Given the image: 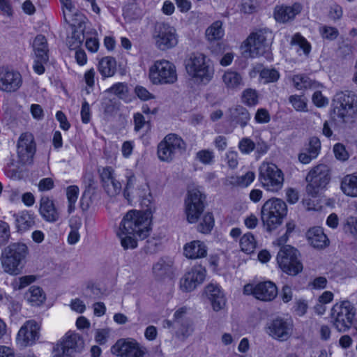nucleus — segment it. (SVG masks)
I'll return each instance as SVG.
<instances>
[{"label": "nucleus", "instance_id": "nucleus-1", "mask_svg": "<svg viewBox=\"0 0 357 357\" xmlns=\"http://www.w3.org/2000/svg\"><path fill=\"white\" fill-rule=\"evenodd\" d=\"M333 119L340 126L354 121L357 112V96L352 92H339L332 102Z\"/></svg>", "mask_w": 357, "mask_h": 357}, {"label": "nucleus", "instance_id": "nucleus-2", "mask_svg": "<svg viewBox=\"0 0 357 357\" xmlns=\"http://www.w3.org/2000/svg\"><path fill=\"white\" fill-rule=\"evenodd\" d=\"M28 252L26 245L21 243H13L5 248L0 257L3 271L10 275H19Z\"/></svg>", "mask_w": 357, "mask_h": 357}, {"label": "nucleus", "instance_id": "nucleus-3", "mask_svg": "<svg viewBox=\"0 0 357 357\" xmlns=\"http://www.w3.org/2000/svg\"><path fill=\"white\" fill-rule=\"evenodd\" d=\"M151 220L146 213L138 211H130L121 222L119 230L123 234L137 236L145 238L149 234Z\"/></svg>", "mask_w": 357, "mask_h": 357}, {"label": "nucleus", "instance_id": "nucleus-4", "mask_svg": "<svg viewBox=\"0 0 357 357\" xmlns=\"http://www.w3.org/2000/svg\"><path fill=\"white\" fill-rule=\"evenodd\" d=\"M356 314V308L354 304L344 300L333 305L330 317L333 326L339 332H346L351 327Z\"/></svg>", "mask_w": 357, "mask_h": 357}, {"label": "nucleus", "instance_id": "nucleus-5", "mask_svg": "<svg viewBox=\"0 0 357 357\" xmlns=\"http://www.w3.org/2000/svg\"><path fill=\"white\" fill-rule=\"evenodd\" d=\"M185 69L192 78L197 82L208 83L213 78L214 70L209 60L202 53H192L185 61Z\"/></svg>", "mask_w": 357, "mask_h": 357}, {"label": "nucleus", "instance_id": "nucleus-6", "mask_svg": "<svg viewBox=\"0 0 357 357\" xmlns=\"http://www.w3.org/2000/svg\"><path fill=\"white\" fill-rule=\"evenodd\" d=\"M287 212V207L283 200L278 198L267 200L261 208V220L267 230L271 231L280 225Z\"/></svg>", "mask_w": 357, "mask_h": 357}, {"label": "nucleus", "instance_id": "nucleus-7", "mask_svg": "<svg viewBox=\"0 0 357 357\" xmlns=\"http://www.w3.org/2000/svg\"><path fill=\"white\" fill-rule=\"evenodd\" d=\"M284 174L282 171L272 162H264L259 168V181L266 191L278 192L283 187Z\"/></svg>", "mask_w": 357, "mask_h": 357}, {"label": "nucleus", "instance_id": "nucleus-8", "mask_svg": "<svg viewBox=\"0 0 357 357\" xmlns=\"http://www.w3.org/2000/svg\"><path fill=\"white\" fill-rule=\"evenodd\" d=\"M149 78L155 85L172 84L177 81L176 66L166 59L157 60L149 67Z\"/></svg>", "mask_w": 357, "mask_h": 357}, {"label": "nucleus", "instance_id": "nucleus-9", "mask_svg": "<svg viewBox=\"0 0 357 357\" xmlns=\"http://www.w3.org/2000/svg\"><path fill=\"white\" fill-rule=\"evenodd\" d=\"M306 192L317 197L326 189L331 181V171L328 165L319 164L312 168L306 176Z\"/></svg>", "mask_w": 357, "mask_h": 357}, {"label": "nucleus", "instance_id": "nucleus-10", "mask_svg": "<svg viewBox=\"0 0 357 357\" xmlns=\"http://www.w3.org/2000/svg\"><path fill=\"white\" fill-rule=\"evenodd\" d=\"M187 148L185 141L178 135H167L158 144L157 155L160 161L171 162L178 153H183Z\"/></svg>", "mask_w": 357, "mask_h": 357}, {"label": "nucleus", "instance_id": "nucleus-11", "mask_svg": "<svg viewBox=\"0 0 357 357\" xmlns=\"http://www.w3.org/2000/svg\"><path fill=\"white\" fill-rule=\"evenodd\" d=\"M299 252L291 245L280 248L277 255V262L280 269L290 275H296L303 270L299 259Z\"/></svg>", "mask_w": 357, "mask_h": 357}, {"label": "nucleus", "instance_id": "nucleus-12", "mask_svg": "<svg viewBox=\"0 0 357 357\" xmlns=\"http://www.w3.org/2000/svg\"><path fill=\"white\" fill-rule=\"evenodd\" d=\"M273 39L272 32L268 30H260L251 33L242 45V48L251 57L263 55L268 49Z\"/></svg>", "mask_w": 357, "mask_h": 357}, {"label": "nucleus", "instance_id": "nucleus-13", "mask_svg": "<svg viewBox=\"0 0 357 357\" xmlns=\"http://www.w3.org/2000/svg\"><path fill=\"white\" fill-rule=\"evenodd\" d=\"M84 347L82 337L75 332L69 331L53 348V357H69L81 352Z\"/></svg>", "mask_w": 357, "mask_h": 357}, {"label": "nucleus", "instance_id": "nucleus-14", "mask_svg": "<svg viewBox=\"0 0 357 357\" xmlns=\"http://www.w3.org/2000/svg\"><path fill=\"white\" fill-rule=\"evenodd\" d=\"M206 195L198 188L188 190L185 199V213L189 223L197 222L204 210Z\"/></svg>", "mask_w": 357, "mask_h": 357}, {"label": "nucleus", "instance_id": "nucleus-15", "mask_svg": "<svg viewBox=\"0 0 357 357\" xmlns=\"http://www.w3.org/2000/svg\"><path fill=\"white\" fill-rule=\"evenodd\" d=\"M267 334L280 342L287 341L294 333V324L291 318L276 317L266 327Z\"/></svg>", "mask_w": 357, "mask_h": 357}, {"label": "nucleus", "instance_id": "nucleus-16", "mask_svg": "<svg viewBox=\"0 0 357 357\" xmlns=\"http://www.w3.org/2000/svg\"><path fill=\"white\" fill-rule=\"evenodd\" d=\"M112 354L119 357H147L148 351L135 340H119L111 348Z\"/></svg>", "mask_w": 357, "mask_h": 357}, {"label": "nucleus", "instance_id": "nucleus-17", "mask_svg": "<svg viewBox=\"0 0 357 357\" xmlns=\"http://www.w3.org/2000/svg\"><path fill=\"white\" fill-rule=\"evenodd\" d=\"M36 152V143L33 135L25 132L20 135L17 142V153L20 162L23 165H31Z\"/></svg>", "mask_w": 357, "mask_h": 357}, {"label": "nucleus", "instance_id": "nucleus-18", "mask_svg": "<svg viewBox=\"0 0 357 357\" xmlns=\"http://www.w3.org/2000/svg\"><path fill=\"white\" fill-rule=\"evenodd\" d=\"M153 37L157 47L161 50L172 48L178 43L175 29L168 24H156Z\"/></svg>", "mask_w": 357, "mask_h": 357}, {"label": "nucleus", "instance_id": "nucleus-19", "mask_svg": "<svg viewBox=\"0 0 357 357\" xmlns=\"http://www.w3.org/2000/svg\"><path fill=\"white\" fill-rule=\"evenodd\" d=\"M206 273L205 268L201 265L192 266L181 279L180 287L181 290L190 292L195 289L198 285L204 282Z\"/></svg>", "mask_w": 357, "mask_h": 357}, {"label": "nucleus", "instance_id": "nucleus-20", "mask_svg": "<svg viewBox=\"0 0 357 357\" xmlns=\"http://www.w3.org/2000/svg\"><path fill=\"white\" fill-rule=\"evenodd\" d=\"M40 326L34 320L26 321L17 335V342L22 347L31 346L39 338Z\"/></svg>", "mask_w": 357, "mask_h": 357}, {"label": "nucleus", "instance_id": "nucleus-21", "mask_svg": "<svg viewBox=\"0 0 357 357\" xmlns=\"http://www.w3.org/2000/svg\"><path fill=\"white\" fill-rule=\"evenodd\" d=\"M99 174L102 187L108 195L114 197L121 192V184L116 178L115 172L112 167H103L99 170Z\"/></svg>", "mask_w": 357, "mask_h": 357}, {"label": "nucleus", "instance_id": "nucleus-22", "mask_svg": "<svg viewBox=\"0 0 357 357\" xmlns=\"http://www.w3.org/2000/svg\"><path fill=\"white\" fill-rule=\"evenodd\" d=\"M205 293L214 311L219 312L225 307L227 298L219 284H208L205 288Z\"/></svg>", "mask_w": 357, "mask_h": 357}, {"label": "nucleus", "instance_id": "nucleus-23", "mask_svg": "<svg viewBox=\"0 0 357 357\" xmlns=\"http://www.w3.org/2000/svg\"><path fill=\"white\" fill-rule=\"evenodd\" d=\"M87 29L85 24H70L66 38V45L70 50H77L81 47Z\"/></svg>", "mask_w": 357, "mask_h": 357}, {"label": "nucleus", "instance_id": "nucleus-24", "mask_svg": "<svg viewBox=\"0 0 357 357\" xmlns=\"http://www.w3.org/2000/svg\"><path fill=\"white\" fill-rule=\"evenodd\" d=\"M188 308H178L174 314V323L178 327V336L184 338L188 337L193 331L192 321L187 317Z\"/></svg>", "mask_w": 357, "mask_h": 357}, {"label": "nucleus", "instance_id": "nucleus-25", "mask_svg": "<svg viewBox=\"0 0 357 357\" xmlns=\"http://www.w3.org/2000/svg\"><path fill=\"white\" fill-rule=\"evenodd\" d=\"M21 75L15 71H4L0 73V89L6 92L17 91L22 85Z\"/></svg>", "mask_w": 357, "mask_h": 357}, {"label": "nucleus", "instance_id": "nucleus-26", "mask_svg": "<svg viewBox=\"0 0 357 357\" xmlns=\"http://www.w3.org/2000/svg\"><path fill=\"white\" fill-rule=\"evenodd\" d=\"M38 212L43 220L48 222H55L60 218L54 201L47 196L40 198Z\"/></svg>", "mask_w": 357, "mask_h": 357}, {"label": "nucleus", "instance_id": "nucleus-27", "mask_svg": "<svg viewBox=\"0 0 357 357\" xmlns=\"http://www.w3.org/2000/svg\"><path fill=\"white\" fill-rule=\"evenodd\" d=\"M15 221V226L17 231L24 233L36 224V215L33 212L27 210H23L13 215Z\"/></svg>", "mask_w": 357, "mask_h": 357}, {"label": "nucleus", "instance_id": "nucleus-28", "mask_svg": "<svg viewBox=\"0 0 357 357\" xmlns=\"http://www.w3.org/2000/svg\"><path fill=\"white\" fill-rule=\"evenodd\" d=\"M301 10V6L299 3L291 6L278 5L274 8L273 17L278 22H287L293 20Z\"/></svg>", "mask_w": 357, "mask_h": 357}, {"label": "nucleus", "instance_id": "nucleus-29", "mask_svg": "<svg viewBox=\"0 0 357 357\" xmlns=\"http://www.w3.org/2000/svg\"><path fill=\"white\" fill-rule=\"evenodd\" d=\"M208 248L206 244L199 240L192 241L183 246V255L190 259H202L206 257Z\"/></svg>", "mask_w": 357, "mask_h": 357}, {"label": "nucleus", "instance_id": "nucleus-30", "mask_svg": "<svg viewBox=\"0 0 357 357\" xmlns=\"http://www.w3.org/2000/svg\"><path fill=\"white\" fill-rule=\"evenodd\" d=\"M309 243L314 248L324 249L329 245V239L320 227H314L307 232Z\"/></svg>", "mask_w": 357, "mask_h": 357}, {"label": "nucleus", "instance_id": "nucleus-31", "mask_svg": "<svg viewBox=\"0 0 357 357\" xmlns=\"http://www.w3.org/2000/svg\"><path fill=\"white\" fill-rule=\"evenodd\" d=\"M278 294V289L274 283L270 281L256 284L255 298L263 301H271Z\"/></svg>", "mask_w": 357, "mask_h": 357}, {"label": "nucleus", "instance_id": "nucleus-32", "mask_svg": "<svg viewBox=\"0 0 357 357\" xmlns=\"http://www.w3.org/2000/svg\"><path fill=\"white\" fill-rule=\"evenodd\" d=\"M221 79L227 91H236L243 85L241 74L235 70H227L225 71Z\"/></svg>", "mask_w": 357, "mask_h": 357}, {"label": "nucleus", "instance_id": "nucleus-33", "mask_svg": "<svg viewBox=\"0 0 357 357\" xmlns=\"http://www.w3.org/2000/svg\"><path fill=\"white\" fill-rule=\"evenodd\" d=\"M126 178L127 182L123 191L125 198L128 202L135 197L141 198L144 195L142 191L145 190V185L135 188L137 179L131 172L126 174Z\"/></svg>", "mask_w": 357, "mask_h": 357}, {"label": "nucleus", "instance_id": "nucleus-34", "mask_svg": "<svg viewBox=\"0 0 357 357\" xmlns=\"http://www.w3.org/2000/svg\"><path fill=\"white\" fill-rule=\"evenodd\" d=\"M32 47L35 58H38L43 62L49 61V47L44 36L38 35L33 41Z\"/></svg>", "mask_w": 357, "mask_h": 357}, {"label": "nucleus", "instance_id": "nucleus-35", "mask_svg": "<svg viewBox=\"0 0 357 357\" xmlns=\"http://www.w3.org/2000/svg\"><path fill=\"white\" fill-rule=\"evenodd\" d=\"M228 117L229 121L236 122L242 128L245 127L250 119L248 111L241 105L230 107L228 109Z\"/></svg>", "mask_w": 357, "mask_h": 357}, {"label": "nucleus", "instance_id": "nucleus-36", "mask_svg": "<svg viewBox=\"0 0 357 357\" xmlns=\"http://www.w3.org/2000/svg\"><path fill=\"white\" fill-rule=\"evenodd\" d=\"M340 190L347 197H357V172L347 174L341 179Z\"/></svg>", "mask_w": 357, "mask_h": 357}, {"label": "nucleus", "instance_id": "nucleus-37", "mask_svg": "<svg viewBox=\"0 0 357 357\" xmlns=\"http://www.w3.org/2000/svg\"><path fill=\"white\" fill-rule=\"evenodd\" d=\"M98 70L103 78L114 76L116 70V59L112 56L102 57L98 62Z\"/></svg>", "mask_w": 357, "mask_h": 357}, {"label": "nucleus", "instance_id": "nucleus-38", "mask_svg": "<svg viewBox=\"0 0 357 357\" xmlns=\"http://www.w3.org/2000/svg\"><path fill=\"white\" fill-rule=\"evenodd\" d=\"M255 178V174L252 171L247 172L245 174L234 175L227 177V182L229 185L238 188H246L250 185Z\"/></svg>", "mask_w": 357, "mask_h": 357}, {"label": "nucleus", "instance_id": "nucleus-39", "mask_svg": "<svg viewBox=\"0 0 357 357\" xmlns=\"http://www.w3.org/2000/svg\"><path fill=\"white\" fill-rule=\"evenodd\" d=\"M294 86L298 90L307 89H315L318 86V83L310 79L304 74L295 75L292 77Z\"/></svg>", "mask_w": 357, "mask_h": 357}, {"label": "nucleus", "instance_id": "nucleus-40", "mask_svg": "<svg viewBox=\"0 0 357 357\" xmlns=\"http://www.w3.org/2000/svg\"><path fill=\"white\" fill-rule=\"evenodd\" d=\"M98 31L93 28L88 27L85 33V47L91 53L98 52L100 46Z\"/></svg>", "mask_w": 357, "mask_h": 357}, {"label": "nucleus", "instance_id": "nucleus-41", "mask_svg": "<svg viewBox=\"0 0 357 357\" xmlns=\"http://www.w3.org/2000/svg\"><path fill=\"white\" fill-rule=\"evenodd\" d=\"M255 70L259 73V77L264 84L275 82L280 77L279 72L274 68H264L262 66L257 65Z\"/></svg>", "mask_w": 357, "mask_h": 357}, {"label": "nucleus", "instance_id": "nucleus-42", "mask_svg": "<svg viewBox=\"0 0 357 357\" xmlns=\"http://www.w3.org/2000/svg\"><path fill=\"white\" fill-rule=\"evenodd\" d=\"M291 45L296 47V52L299 55L301 54V51H302L303 54L307 56L311 51L310 43L298 33L292 36Z\"/></svg>", "mask_w": 357, "mask_h": 357}, {"label": "nucleus", "instance_id": "nucleus-43", "mask_svg": "<svg viewBox=\"0 0 357 357\" xmlns=\"http://www.w3.org/2000/svg\"><path fill=\"white\" fill-rule=\"evenodd\" d=\"M26 296L29 303L32 305H40L45 300V295L43 289L36 286H32L29 288Z\"/></svg>", "mask_w": 357, "mask_h": 357}, {"label": "nucleus", "instance_id": "nucleus-44", "mask_svg": "<svg viewBox=\"0 0 357 357\" xmlns=\"http://www.w3.org/2000/svg\"><path fill=\"white\" fill-rule=\"evenodd\" d=\"M134 130L139 132H147L151 128V121L142 113L137 112L133 115Z\"/></svg>", "mask_w": 357, "mask_h": 357}, {"label": "nucleus", "instance_id": "nucleus-45", "mask_svg": "<svg viewBox=\"0 0 357 357\" xmlns=\"http://www.w3.org/2000/svg\"><path fill=\"white\" fill-rule=\"evenodd\" d=\"M256 240L250 232L245 234L240 239L241 250L247 254L252 253L256 248Z\"/></svg>", "mask_w": 357, "mask_h": 357}, {"label": "nucleus", "instance_id": "nucleus-46", "mask_svg": "<svg viewBox=\"0 0 357 357\" xmlns=\"http://www.w3.org/2000/svg\"><path fill=\"white\" fill-rule=\"evenodd\" d=\"M225 34L222 24H212L206 30V37L209 41L221 39Z\"/></svg>", "mask_w": 357, "mask_h": 357}, {"label": "nucleus", "instance_id": "nucleus-47", "mask_svg": "<svg viewBox=\"0 0 357 357\" xmlns=\"http://www.w3.org/2000/svg\"><path fill=\"white\" fill-rule=\"evenodd\" d=\"M79 192V188L77 185H70L66 189V197L68 202V212L69 213H73L75 208V203L78 198Z\"/></svg>", "mask_w": 357, "mask_h": 357}, {"label": "nucleus", "instance_id": "nucleus-48", "mask_svg": "<svg viewBox=\"0 0 357 357\" xmlns=\"http://www.w3.org/2000/svg\"><path fill=\"white\" fill-rule=\"evenodd\" d=\"M195 159L204 165H211L215 162V153L211 149H202L196 153Z\"/></svg>", "mask_w": 357, "mask_h": 357}, {"label": "nucleus", "instance_id": "nucleus-49", "mask_svg": "<svg viewBox=\"0 0 357 357\" xmlns=\"http://www.w3.org/2000/svg\"><path fill=\"white\" fill-rule=\"evenodd\" d=\"M119 238H121V243L125 250L134 249L137 246V241L136 237L137 236H133L130 234H123L119 230L118 233Z\"/></svg>", "mask_w": 357, "mask_h": 357}, {"label": "nucleus", "instance_id": "nucleus-50", "mask_svg": "<svg viewBox=\"0 0 357 357\" xmlns=\"http://www.w3.org/2000/svg\"><path fill=\"white\" fill-rule=\"evenodd\" d=\"M258 93L256 90L247 89L242 94V102L248 106H255L258 103Z\"/></svg>", "mask_w": 357, "mask_h": 357}, {"label": "nucleus", "instance_id": "nucleus-51", "mask_svg": "<svg viewBox=\"0 0 357 357\" xmlns=\"http://www.w3.org/2000/svg\"><path fill=\"white\" fill-rule=\"evenodd\" d=\"M214 226V218L211 213H206L199 225V230L203 234L209 233Z\"/></svg>", "mask_w": 357, "mask_h": 357}, {"label": "nucleus", "instance_id": "nucleus-52", "mask_svg": "<svg viewBox=\"0 0 357 357\" xmlns=\"http://www.w3.org/2000/svg\"><path fill=\"white\" fill-rule=\"evenodd\" d=\"M172 271V264L161 259L153 266V271L156 276L162 277Z\"/></svg>", "mask_w": 357, "mask_h": 357}, {"label": "nucleus", "instance_id": "nucleus-53", "mask_svg": "<svg viewBox=\"0 0 357 357\" xmlns=\"http://www.w3.org/2000/svg\"><path fill=\"white\" fill-rule=\"evenodd\" d=\"M63 8L65 22L73 20L72 18L75 13V6L71 0H60Z\"/></svg>", "mask_w": 357, "mask_h": 357}, {"label": "nucleus", "instance_id": "nucleus-54", "mask_svg": "<svg viewBox=\"0 0 357 357\" xmlns=\"http://www.w3.org/2000/svg\"><path fill=\"white\" fill-rule=\"evenodd\" d=\"M290 103L293 107L299 112H304L306 110L307 103L305 100L301 96L292 95L289 98Z\"/></svg>", "mask_w": 357, "mask_h": 357}, {"label": "nucleus", "instance_id": "nucleus-55", "mask_svg": "<svg viewBox=\"0 0 357 357\" xmlns=\"http://www.w3.org/2000/svg\"><path fill=\"white\" fill-rule=\"evenodd\" d=\"M238 149L241 153L249 154L255 149V144L250 138L243 137L238 143Z\"/></svg>", "mask_w": 357, "mask_h": 357}, {"label": "nucleus", "instance_id": "nucleus-56", "mask_svg": "<svg viewBox=\"0 0 357 357\" xmlns=\"http://www.w3.org/2000/svg\"><path fill=\"white\" fill-rule=\"evenodd\" d=\"M10 226L9 225L0 220V246L6 244L10 238Z\"/></svg>", "mask_w": 357, "mask_h": 357}, {"label": "nucleus", "instance_id": "nucleus-57", "mask_svg": "<svg viewBox=\"0 0 357 357\" xmlns=\"http://www.w3.org/2000/svg\"><path fill=\"white\" fill-rule=\"evenodd\" d=\"M333 153L336 159L340 161H346L349 158V153L345 146L341 143H337L333 146Z\"/></svg>", "mask_w": 357, "mask_h": 357}, {"label": "nucleus", "instance_id": "nucleus-58", "mask_svg": "<svg viewBox=\"0 0 357 357\" xmlns=\"http://www.w3.org/2000/svg\"><path fill=\"white\" fill-rule=\"evenodd\" d=\"M109 91L119 96L120 98H123L126 97L128 93V87L127 85L123 83H117L114 84Z\"/></svg>", "mask_w": 357, "mask_h": 357}, {"label": "nucleus", "instance_id": "nucleus-59", "mask_svg": "<svg viewBox=\"0 0 357 357\" xmlns=\"http://www.w3.org/2000/svg\"><path fill=\"white\" fill-rule=\"evenodd\" d=\"M255 119L258 123H266L270 121L271 116L267 109L260 108L257 109L255 116Z\"/></svg>", "mask_w": 357, "mask_h": 357}, {"label": "nucleus", "instance_id": "nucleus-60", "mask_svg": "<svg viewBox=\"0 0 357 357\" xmlns=\"http://www.w3.org/2000/svg\"><path fill=\"white\" fill-rule=\"evenodd\" d=\"M118 151V145L115 143L109 142L106 144L104 149L103 153L106 158L112 159L115 158Z\"/></svg>", "mask_w": 357, "mask_h": 357}, {"label": "nucleus", "instance_id": "nucleus-61", "mask_svg": "<svg viewBox=\"0 0 357 357\" xmlns=\"http://www.w3.org/2000/svg\"><path fill=\"white\" fill-rule=\"evenodd\" d=\"M320 148L319 140L317 138H313L310 140V146L306 151L311 155V158L314 159L319 155Z\"/></svg>", "mask_w": 357, "mask_h": 357}, {"label": "nucleus", "instance_id": "nucleus-62", "mask_svg": "<svg viewBox=\"0 0 357 357\" xmlns=\"http://www.w3.org/2000/svg\"><path fill=\"white\" fill-rule=\"evenodd\" d=\"M321 36L323 38L333 40L337 38L338 35L337 30L332 26H324L321 30Z\"/></svg>", "mask_w": 357, "mask_h": 357}, {"label": "nucleus", "instance_id": "nucleus-63", "mask_svg": "<svg viewBox=\"0 0 357 357\" xmlns=\"http://www.w3.org/2000/svg\"><path fill=\"white\" fill-rule=\"evenodd\" d=\"M135 92L137 96L142 100H148L154 98L152 93L142 86H137L135 89Z\"/></svg>", "mask_w": 357, "mask_h": 357}, {"label": "nucleus", "instance_id": "nucleus-64", "mask_svg": "<svg viewBox=\"0 0 357 357\" xmlns=\"http://www.w3.org/2000/svg\"><path fill=\"white\" fill-rule=\"evenodd\" d=\"M226 161L228 166L231 169L237 167L238 161V153L235 151H229L226 154Z\"/></svg>", "mask_w": 357, "mask_h": 357}]
</instances>
